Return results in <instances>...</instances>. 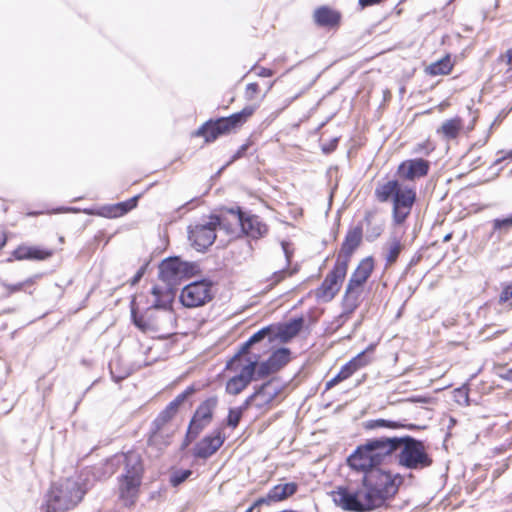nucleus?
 <instances>
[{
	"label": "nucleus",
	"instance_id": "1",
	"mask_svg": "<svg viewBox=\"0 0 512 512\" xmlns=\"http://www.w3.org/2000/svg\"><path fill=\"white\" fill-rule=\"evenodd\" d=\"M410 470H421L432 465L425 444L411 436L378 437L365 441L356 448L353 466L359 469L392 462Z\"/></svg>",
	"mask_w": 512,
	"mask_h": 512
},
{
	"label": "nucleus",
	"instance_id": "26",
	"mask_svg": "<svg viewBox=\"0 0 512 512\" xmlns=\"http://www.w3.org/2000/svg\"><path fill=\"white\" fill-rule=\"evenodd\" d=\"M269 329L263 328L258 332L254 333L245 343L242 344L241 348L235 355H240L241 357H252L255 356L257 358V364L259 363L260 355L259 353L251 352V348L256 343L260 342L264 339V337L268 334Z\"/></svg>",
	"mask_w": 512,
	"mask_h": 512
},
{
	"label": "nucleus",
	"instance_id": "56",
	"mask_svg": "<svg viewBox=\"0 0 512 512\" xmlns=\"http://www.w3.org/2000/svg\"><path fill=\"white\" fill-rule=\"evenodd\" d=\"M194 392V389L192 387H188L185 391L180 393L179 395H184L185 399L190 396Z\"/></svg>",
	"mask_w": 512,
	"mask_h": 512
},
{
	"label": "nucleus",
	"instance_id": "27",
	"mask_svg": "<svg viewBox=\"0 0 512 512\" xmlns=\"http://www.w3.org/2000/svg\"><path fill=\"white\" fill-rule=\"evenodd\" d=\"M403 249V244L397 236H391L383 247V255L387 262V265H391L396 262L399 254Z\"/></svg>",
	"mask_w": 512,
	"mask_h": 512
},
{
	"label": "nucleus",
	"instance_id": "39",
	"mask_svg": "<svg viewBox=\"0 0 512 512\" xmlns=\"http://www.w3.org/2000/svg\"><path fill=\"white\" fill-rule=\"evenodd\" d=\"M117 366H118V361H112L110 363V371H111V374H112L113 378L116 381H120V380L128 377L131 374V370L130 369H126L123 372L117 373V371H116Z\"/></svg>",
	"mask_w": 512,
	"mask_h": 512
},
{
	"label": "nucleus",
	"instance_id": "19",
	"mask_svg": "<svg viewBox=\"0 0 512 512\" xmlns=\"http://www.w3.org/2000/svg\"><path fill=\"white\" fill-rule=\"evenodd\" d=\"M429 171V162L422 158L406 160L402 162L397 169V174L401 179L413 181L427 175Z\"/></svg>",
	"mask_w": 512,
	"mask_h": 512
},
{
	"label": "nucleus",
	"instance_id": "57",
	"mask_svg": "<svg viewBox=\"0 0 512 512\" xmlns=\"http://www.w3.org/2000/svg\"><path fill=\"white\" fill-rule=\"evenodd\" d=\"M508 63L512 64V49L507 51Z\"/></svg>",
	"mask_w": 512,
	"mask_h": 512
},
{
	"label": "nucleus",
	"instance_id": "45",
	"mask_svg": "<svg viewBox=\"0 0 512 512\" xmlns=\"http://www.w3.org/2000/svg\"><path fill=\"white\" fill-rule=\"evenodd\" d=\"M287 275V271L286 270H279V271H276L273 273V276H272V284L275 285L277 283H279L282 279H284Z\"/></svg>",
	"mask_w": 512,
	"mask_h": 512
},
{
	"label": "nucleus",
	"instance_id": "44",
	"mask_svg": "<svg viewBox=\"0 0 512 512\" xmlns=\"http://www.w3.org/2000/svg\"><path fill=\"white\" fill-rule=\"evenodd\" d=\"M257 93H258V84L257 83H249L246 86L245 96L248 100L254 99V97Z\"/></svg>",
	"mask_w": 512,
	"mask_h": 512
},
{
	"label": "nucleus",
	"instance_id": "14",
	"mask_svg": "<svg viewBox=\"0 0 512 512\" xmlns=\"http://www.w3.org/2000/svg\"><path fill=\"white\" fill-rule=\"evenodd\" d=\"M218 399L213 396L202 402L196 409L193 418L190 421L187 438L190 440L195 439L199 433L207 426L212 420L213 412L217 407Z\"/></svg>",
	"mask_w": 512,
	"mask_h": 512
},
{
	"label": "nucleus",
	"instance_id": "34",
	"mask_svg": "<svg viewBox=\"0 0 512 512\" xmlns=\"http://www.w3.org/2000/svg\"><path fill=\"white\" fill-rule=\"evenodd\" d=\"M290 351L287 348H280L268 358L269 364L277 371L289 362Z\"/></svg>",
	"mask_w": 512,
	"mask_h": 512
},
{
	"label": "nucleus",
	"instance_id": "24",
	"mask_svg": "<svg viewBox=\"0 0 512 512\" xmlns=\"http://www.w3.org/2000/svg\"><path fill=\"white\" fill-rule=\"evenodd\" d=\"M303 324L304 319L302 317L292 319L278 327L277 337L282 342H288L300 332Z\"/></svg>",
	"mask_w": 512,
	"mask_h": 512
},
{
	"label": "nucleus",
	"instance_id": "37",
	"mask_svg": "<svg viewBox=\"0 0 512 512\" xmlns=\"http://www.w3.org/2000/svg\"><path fill=\"white\" fill-rule=\"evenodd\" d=\"M370 362V360L366 357L365 352L359 353L357 356H355L353 359H351L348 362V365L352 368L354 372H356L361 367L367 365Z\"/></svg>",
	"mask_w": 512,
	"mask_h": 512
},
{
	"label": "nucleus",
	"instance_id": "48",
	"mask_svg": "<svg viewBox=\"0 0 512 512\" xmlns=\"http://www.w3.org/2000/svg\"><path fill=\"white\" fill-rule=\"evenodd\" d=\"M340 382H342L341 379L338 378L337 375H335L333 378H331L329 381H327V383H326V390L331 389L332 387L336 386Z\"/></svg>",
	"mask_w": 512,
	"mask_h": 512
},
{
	"label": "nucleus",
	"instance_id": "25",
	"mask_svg": "<svg viewBox=\"0 0 512 512\" xmlns=\"http://www.w3.org/2000/svg\"><path fill=\"white\" fill-rule=\"evenodd\" d=\"M13 257L17 260L35 259L44 260L51 256L50 251L41 250L30 246H19L13 251Z\"/></svg>",
	"mask_w": 512,
	"mask_h": 512
},
{
	"label": "nucleus",
	"instance_id": "16",
	"mask_svg": "<svg viewBox=\"0 0 512 512\" xmlns=\"http://www.w3.org/2000/svg\"><path fill=\"white\" fill-rule=\"evenodd\" d=\"M231 215L241 226V230L248 237L258 239L267 233V226L261 222L258 216L242 212L230 210Z\"/></svg>",
	"mask_w": 512,
	"mask_h": 512
},
{
	"label": "nucleus",
	"instance_id": "59",
	"mask_svg": "<svg viewBox=\"0 0 512 512\" xmlns=\"http://www.w3.org/2000/svg\"><path fill=\"white\" fill-rule=\"evenodd\" d=\"M252 509H253V507L249 508L247 512H251V511H252Z\"/></svg>",
	"mask_w": 512,
	"mask_h": 512
},
{
	"label": "nucleus",
	"instance_id": "23",
	"mask_svg": "<svg viewBox=\"0 0 512 512\" xmlns=\"http://www.w3.org/2000/svg\"><path fill=\"white\" fill-rule=\"evenodd\" d=\"M364 222L366 224V239L368 241H374L382 234L384 229V222L380 219H377L375 212L367 211L364 217Z\"/></svg>",
	"mask_w": 512,
	"mask_h": 512
},
{
	"label": "nucleus",
	"instance_id": "5",
	"mask_svg": "<svg viewBox=\"0 0 512 512\" xmlns=\"http://www.w3.org/2000/svg\"><path fill=\"white\" fill-rule=\"evenodd\" d=\"M87 489L79 480L67 478L54 484L46 498L47 512H63L76 507Z\"/></svg>",
	"mask_w": 512,
	"mask_h": 512
},
{
	"label": "nucleus",
	"instance_id": "35",
	"mask_svg": "<svg viewBox=\"0 0 512 512\" xmlns=\"http://www.w3.org/2000/svg\"><path fill=\"white\" fill-rule=\"evenodd\" d=\"M191 474L192 471L189 469L175 470L170 475V483L173 487H177L188 479Z\"/></svg>",
	"mask_w": 512,
	"mask_h": 512
},
{
	"label": "nucleus",
	"instance_id": "51",
	"mask_svg": "<svg viewBox=\"0 0 512 512\" xmlns=\"http://www.w3.org/2000/svg\"><path fill=\"white\" fill-rule=\"evenodd\" d=\"M281 246H282V250L285 255V258H286V264L288 265L290 262V254L288 252V244L286 242H282Z\"/></svg>",
	"mask_w": 512,
	"mask_h": 512
},
{
	"label": "nucleus",
	"instance_id": "58",
	"mask_svg": "<svg viewBox=\"0 0 512 512\" xmlns=\"http://www.w3.org/2000/svg\"><path fill=\"white\" fill-rule=\"evenodd\" d=\"M408 428L412 429V428H414V425H409Z\"/></svg>",
	"mask_w": 512,
	"mask_h": 512
},
{
	"label": "nucleus",
	"instance_id": "7",
	"mask_svg": "<svg viewBox=\"0 0 512 512\" xmlns=\"http://www.w3.org/2000/svg\"><path fill=\"white\" fill-rule=\"evenodd\" d=\"M256 366L255 356L248 358L234 355L226 365L227 370L235 373L226 383V392L230 395L240 394L253 380Z\"/></svg>",
	"mask_w": 512,
	"mask_h": 512
},
{
	"label": "nucleus",
	"instance_id": "22",
	"mask_svg": "<svg viewBox=\"0 0 512 512\" xmlns=\"http://www.w3.org/2000/svg\"><path fill=\"white\" fill-rule=\"evenodd\" d=\"M313 17L316 24L321 27H334L340 21V14L326 6L316 9Z\"/></svg>",
	"mask_w": 512,
	"mask_h": 512
},
{
	"label": "nucleus",
	"instance_id": "31",
	"mask_svg": "<svg viewBox=\"0 0 512 512\" xmlns=\"http://www.w3.org/2000/svg\"><path fill=\"white\" fill-rule=\"evenodd\" d=\"M405 425L398 421L386 420V419H373L368 420L364 423V428L366 430H375L378 428H388V429H399L403 428Z\"/></svg>",
	"mask_w": 512,
	"mask_h": 512
},
{
	"label": "nucleus",
	"instance_id": "38",
	"mask_svg": "<svg viewBox=\"0 0 512 512\" xmlns=\"http://www.w3.org/2000/svg\"><path fill=\"white\" fill-rule=\"evenodd\" d=\"M277 370L269 364V360L262 362L260 365L257 364L255 368V374L258 378H264Z\"/></svg>",
	"mask_w": 512,
	"mask_h": 512
},
{
	"label": "nucleus",
	"instance_id": "40",
	"mask_svg": "<svg viewBox=\"0 0 512 512\" xmlns=\"http://www.w3.org/2000/svg\"><path fill=\"white\" fill-rule=\"evenodd\" d=\"M512 227V215L504 219H495L493 221L494 230L505 229L508 230Z\"/></svg>",
	"mask_w": 512,
	"mask_h": 512
},
{
	"label": "nucleus",
	"instance_id": "10",
	"mask_svg": "<svg viewBox=\"0 0 512 512\" xmlns=\"http://www.w3.org/2000/svg\"><path fill=\"white\" fill-rule=\"evenodd\" d=\"M219 224L220 218L211 216L206 223L189 226L188 238L191 245L198 251L207 249L216 239V228Z\"/></svg>",
	"mask_w": 512,
	"mask_h": 512
},
{
	"label": "nucleus",
	"instance_id": "12",
	"mask_svg": "<svg viewBox=\"0 0 512 512\" xmlns=\"http://www.w3.org/2000/svg\"><path fill=\"white\" fill-rule=\"evenodd\" d=\"M194 266L183 262L179 258H169L159 266V277L169 286H174L193 273Z\"/></svg>",
	"mask_w": 512,
	"mask_h": 512
},
{
	"label": "nucleus",
	"instance_id": "42",
	"mask_svg": "<svg viewBox=\"0 0 512 512\" xmlns=\"http://www.w3.org/2000/svg\"><path fill=\"white\" fill-rule=\"evenodd\" d=\"M185 401L184 395H178L173 401L168 404V408L176 414L180 405Z\"/></svg>",
	"mask_w": 512,
	"mask_h": 512
},
{
	"label": "nucleus",
	"instance_id": "30",
	"mask_svg": "<svg viewBox=\"0 0 512 512\" xmlns=\"http://www.w3.org/2000/svg\"><path fill=\"white\" fill-rule=\"evenodd\" d=\"M453 67L450 56H445L439 61L430 64L427 67V72L431 75H446Z\"/></svg>",
	"mask_w": 512,
	"mask_h": 512
},
{
	"label": "nucleus",
	"instance_id": "17",
	"mask_svg": "<svg viewBox=\"0 0 512 512\" xmlns=\"http://www.w3.org/2000/svg\"><path fill=\"white\" fill-rule=\"evenodd\" d=\"M362 236L363 228L361 226L351 228L345 236L336 262L348 267L352 254L361 244Z\"/></svg>",
	"mask_w": 512,
	"mask_h": 512
},
{
	"label": "nucleus",
	"instance_id": "29",
	"mask_svg": "<svg viewBox=\"0 0 512 512\" xmlns=\"http://www.w3.org/2000/svg\"><path fill=\"white\" fill-rule=\"evenodd\" d=\"M463 128V121L460 117L445 120L441 127L438 129V133H441L446 139H454L458 136L459 132Z\"/></svg>",
	"mask_w": 512,
	"mask_h": 512
},
{
	"label": "nucleus",
	"instance_id": "55",
	"mask_svg": "<svg viewBox=\"0 0 512 512\" xmlns=\"http://www.w3.org/2000/svg\"><path fill=\"white\" fill-rule=\"evenodd\" d=\"M7 242V237L4 233H0V249L5 246Z\"/></svg>",
	"mask_w": 512,
	"mask_h": 512
},
{
	"label": "nucleus",
	"instance_id": "2",
	"mask_svg": "<svg viewBox=\"0 0 512 512\" xmlns=\"http://www.w3.org/2000/svg\"><path fill=\"white\" fill-rule=\"evenodd\" d=\"M355 454L356 450L348 457L347 462L353 470L364 473L362 485L356 491L347 487H338L331 492L332 500L344 511H372L383 506L397 493L402 477L380 469V465H373L363 470L356 468L352 462Z\"/></svg>",
	"mask_w": 512,
	"mask_h": 512
},
{
	"label": "nucleus",
	"instance_id": "28",
	"mask_svg": "<svg viewBox=\"0 0 512 512\" xmlns=\"http://www.w3.org/2000/svg\"><path fill=\"white\" fill-rule=\"evenodd\" d=\"M138 197L135 196L128 201L104 207L103 215L107 217H120L133 209L137 204Z\"/></svg>",
	"mask_w": 512,
	"mask_h": 512
},
{
	"label": "nucleus",
	"instance_id": "36",
	"mask_svg": "<svg viewBox=\"0 0 512 512\" xmlns=\"http://www.w3.org/2000/svg\"><path fill=\"white\" fill-rule=\"evenodd\" d=\"M246 408L244 407V404L239 408H233L229 410L228 418H227V424L233 428H235L242 417L243 410Z\"/></svg>",
	"mask_w": 512,
	"mask_h": 512
},
{
	"label": "nucleus",
	"instance_id": "32",
	"mask_svg": "<svg viewBox=\"0 0 512 512\" xmlns=\"http://www.w3.org/2000/svg\"><path fill=\"white\" fill-rule=\"evenodd\" d=\"M174 413L166 407L164 411L160 413V415L155 420V425L157 429L152 433L150 440L152 442H157L159 438L161 437L162 433V426L167 423L172 417H174Z\"/></svg>",
	"mask_w": 512,
	"mask_h": 512
},
{
	"label": "nucleus",
	"instance_id": "20",
	"mask_svg": "<svg viewBox=\"0 0 512 512\" xmlns=\"http://www.w3.org/2000/svg\"><path fill=\"white\" fill-rule=\"evenodd\" d=\"M224 440L225 437L220 430L214 431L197 443L194 448V456L201 459L209 458L218 451Z\"/></svg>",
	"mask_w": 512,
	"mask_h": 512
},
{
	"label": "nucleus",
	"instance_id": "3",
	"mask_svg": "<svg viewBox=\"0 0 512 512\" xmlns=\"http://www.w3.org/2000/svg\"><path fill=\"white\" fill-rule=\"evenodd\" d=\"M152 295L154 300L143 314L138 315L132 307L133 323L143 333L170 334L175 323V315L170 306L171 296L163 293L158 286L152 288Z\"/></svg>",
	"mask_w": 512,
	"mask_h": 512
},
{
	"label": "nucleus",
	"instance_id": "49",
	"mask_svg": "<svg viewBox=\"0 0 512 512\" xmlns=\"http://www.w3.org/2000/svg\"><path fill=\"white\" fill-rule=\"evenodd\" d=\"M408 401L429 404L432 402V398H430V397H414V398L408 399Z\"/></svg>",
	"mask_w": 512,
	"mask_h": 512
},
{
	"label": "nucleus",
	"instance_id": "18",
	"mask_svg": "<svg viewBox=\"0 0 512 512\" xmlns=\"http://www.w3.org/2000/svg\"><path fill=\"white\" fill-rule=\"evenodd\" d=\"M142 481L130 478L118 477V495L125 507H133L139 497Z\"/></svg>",
	"mask_w": 512,
	"mask_h": 512
},
{
	"label": "nucleus",
	"instance_id": "4",
	"mask_svg": "<svg viewBox=\"0 0 512 512\" xmlns=\"http://www.w3.org/2000/svg\"><path fill=\"white\" fill-rule=\"evenodd\" d=\"M374 194L381 203L392 201V218L396 225H401L405 222L416 200L415 188L403 185L398 180L378 183Z\"/></svg>",
	"mask_w": 512,
	"mask_h": 512
},
{
	"label": "nucleus",
	"instance_id": "43",
	"mask_svg": "<svg viewBox=\"0 0 512 512\" xmlns=\"http://www.w3.org/2000/svg\"><path fill=\"white\" fill-rule=\"evenodd\" d=\"M353 373H355L350 365L346 363L344 366H342L341 370L337 373L338 378L341 379V381H344L348 379Z\"/></svg>",
	"mask_w": 512,
	"mask_h": 512
},
{
	"label": "nucleus",
	"instance_id": "52",
	"mask_svg": "<svg viewBox=\"0 0 512 512\" xmlns=\"http://www.w3.org/2000/svg\"><path fill=\"white\" fill-rule=\"evenodd\" d=\"M247 146L243 145L241 148L237 151V153L233 156L232 160H236L242 156V154L245 152Z\"/></svg>",
	"mask_w": 512,
	"mask_h": 512
},
{
	"label": "nucleus",
	"instance_id": "8",
	"mask_svg": "<svg viewBox=\"0 0 512 512\" xmlns=\"http://www.w3.org/2000/svg\"><path fill=\"white\" fill-rule=\"evenodd\" d=\"M374 269L372 257H366L360 261L357 268L352 273L345 290L343 305L346 311H354L358 305L363 293V285L366 283Z\"/></svg>",
	"mask_w": 512,
	"mask_h": 512
},
{
	"label": "nucleus",
	"instance_id": "15",
	"mask_svg": "<svg viewBox=\"0 0 512 512\" xmlns=\"http://www.w3.org/2000/svg\"><path fill=\"white\" fill-rule=\"evenodd\" d=\"M119 465L120 473L118 477L143 480L144 465L142 457L135 451H129L115 458Z\"/></svg>",
	"mask_w": 512,
	"mask_h": 512
},
{
	"label": "nucleus",
	"instance_id": "50",
	"mask_svg": "<svg viewBox=\"0 0 512 512\" xmlns=\"http://www.w3.org/2000/svg\"><path fill=\"white\" fill-rule=\"evenodd\" d=\"M257 74L261 77H270L273 75V72L272 70L270 69H267V68H260L259 71L257 72Z\"/></svg>",
	"mask_w": 512,
	"mask_h": 512
},
{
	"label": "nucleus",
	"instance_id": "47",
	"mask_svg": "<svg viewBox=\"0 0 512 512\" xmlns=\"http://www.w3.org/2000/svg\"><path fill=\"white\" fill-rule=\"evenodd\" d=\"M499 376L504 380L512 382V369H503Z\"/></svg>",
	"mask_w": 512,
	"mask_h": 512
},
{
	"label": "nucleus",
	"instance_id": "21",
	"mask_svg": "<svg viewBox=\"0 0 512 512\" xmlns=\"http://www.w3.org/2000/svg\"><path fill=\"white\" fill-rule=\"evenodd\" d=\"M297 491V484L290 482L285 484L275 485L270 491L267 493L265 497L259 498L255 502V506L261 504H271L272 502H279L287 499L289 496L293 495Z\"/></svg>",
	"mask_w": 512,
	"mask_h": 512
},
{
	"label": "nucleus",
	"instance_id": "33",
	"mask_svg": "<svg viewBox=\"0 0 512 512\" xmlns=\"http://www.w3.org/2000/svg\"><path fill=\"white\" fill-rule=\"evenodd\" d=\"M174 413L166 407L164 411L160 413V415L155 420V425L157 429L152 433L150 440L152 442H157L159 438L161 437L162 433V426L167 423L172 417H174Z\"/></svg>",
	"mask_w": 512,
	"mask_h": 512
},
{
	"label": "nucleus",
	"instance_id": "54",
	"mask_svg": "<svg viewBox=\"0 0 512 512\" xmlns=\"http://www.w3.org/2000/svg\"><path fill=\"white\" fill-rule=\"evenodd\" d=\"M143 273H144V269L142 268V269H140V270L136 273V275L134 276V278H133V280H132V284L137 283V282L140 280V278L143 276Z\"/></svg>",
	"mask_w": 512,
	"mask_h": 512
},
{
	"label": "nucleus",
	"instance_id": "11",
	"mask_svg": "<svg viewBox=\"0 0 512 512\" xmlns=\"http://www.w3.org/2000/svg\"><path fill=\"white\" fill-rule=\"evenodd\" d=\"M212 298V285L206 280L195 281L186 285L180 294L181 303L188 308L203 306Z\"/></svg>",
	"mask_w": 512,
	"mask_h": 512
},
{
	"label": "nucleus",
	"instance_id": "9",
	"mask_svg": "<svg viewBox=\"0 0 512 512\" xmlns=\"http://www.w3.org/2000/svg\"><path fill=\"white\" fill-rule=\"evenodd\" d=\"M283 384L273 378L262 384L252 395L244 402V407L255 406L260 410H268L273 406L274 401L282 393Z\"/></svg>",
	"mask_w": 512,
	"mask_h": 512
},
{
	"label": "nucleus",
	"instance_id": "46",
	"mask_svg": "<svg viewBox=\"0 0 512 512\" xmlns=\"http://www.w3.org/2000/svg\"><path fill=\"white\" fill-rule=\"evenodd\" d=\"M512 299V284L508 285L504 290L502 291L500 295V301L506 302L508 300Z\"/></svg>",
	"mask_w": 512,
	"mask_h": 512
},
{
	"label": "nucleus",
	"instance_id": "13",
	"mask_svg": "<svg viewBox=\"0 0 512 512\" xmlns=\"http://www.w3.org/2000/svg\"><path fill=\"white\" fill-rule=\"evenodd\" d=\"M347 269L348 267L344 264L336 262L332 271L327 274L321 286L316 290V297L323 302L331 301L339 292Z\"/></svg>",
	"mask_w": 512,
	"mask_h": 512
},
{
	"label": "nucleus",
	"instance_id": "41",
	"mask_svg": "<svg viewBox=\"0 0 512 512\" xmlns=\"http://www.w3.org/2000/svg\"><path fill=\"white\" fill-rule=\"evenodd\" d=\"M34 283V278H29L23 282H20L18 284H15V285H9V284H6V283H3V286L10 292V293H13V292H16V291H20L22 290L25 286L27 285H32Z\"/></svg>",
	"mask_w": 512,
	"mask_h": 512
},
{
	"label": "nucleus",
	"instance_id": "53",
	"mask_svg": "<svg viewBox=\"0 0 512 512\" xmlns=\"http://www.w3.org/2000/svg\"><path fill=\"white\" fill-rule=\"evenodd\" d=\"M381 0H359L362 6H369L380 2Z\"/></svg>",
	"mask_w": 512,
	"mask_h": 512
},
{
	"label": "nucleus",
	"instance_id": "6",
	"mask_svg": "<svg viewBox=\"0 0 512 512\" xmlns=\"http://www.w3.org/2000/svg\"><path fill=\"white\" fill-rule=\"evenodd\" d=\"M256 107L249 105L240 112L234 113L229 117L219 118L215 121L209 120L199 127L193 135L202 136L206 142H212L219 136L230 133L235 128L241 126L255 112Z\"/></svg>",
	"mask_w": 512,
	"mask_h": 512
}]
</instances>
